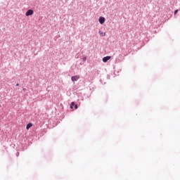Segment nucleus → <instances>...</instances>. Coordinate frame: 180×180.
Instances as JSON below:
<instances>
[{"label":"nucleus","instance_id":"f257e3e1","mask_svg":"<svg viewBox=\"0 0 180 180\" xmlns=\"http://www.w3.org/2000/svg\"><path fill=\"white\" fill-rule=\"evenodd\" d=\"M105 21H106V18H105V17L103 16L99 17L98 22L100 25H103V23H105Z\"/></svg>","mask_w":180,"mask_h":180},{"label":"nucleus","instance_id":"f03ea898","mask_svg":"<svg viewBox=\"0 0 180 180\" xmlns=\"http://www.w3.org/2000/svg\"><path fill=\"white\" fill-rule=\"evenodd\" d=\"M33 13H34V11L32 9H29L25 13V16H32V15H33Z\"/></svg>","mask_w":180,"mask_h":180},{"label":"nucleus","instance_id":"7ed1b4c3","mask_svg":"<svg viewBox=\"0 0 180 180\" xmlns=\"http://www.w3.org/2000/svg\"><path fill=\"white\" fill-rule=\"evenodd\" d=\"M70 106V109H78V105L75 104V102H72Z\"/></svg>","mask_w":180,"mask_h":180},{"label":"nucleus","instance_id":"20e7f679","mask_svg":"<svg viewBox=\"0 0 180 180\" xmlns=\"http://www.w3.org/2000/svg\"><path fill=\"white\" fill-rule=\"evenodd\" d=\"M111 58V56H105V57H103L102 60H103V63H108V61H109V60Z\"/></svg>","mask_w":180,"mask_h":180},{"label":"nucleus","instance_id":"39448f33","mask_svg":"<svg viewBox=\"0 0 180 180\" xmlns=\"http://www.w3.org/2000/svg\"><path fill=\"white\" fill-rule=\"evenodd\" d=\"M71 79H72V82H75V81H77L79 79V76H77V75L72 76Z\"/></svg>","mask_w":180,"mask_h":180},{"label":"nucleus","instance_id":"423d86ee","mask_svg":"<svg viewBox=\"0 0 180 180\" xmlns=\"http://www.w3.org/2000/svg\"><path fill=\"white\" fill-rule=\"evenodd\" d=\"M98 33H99V34H100V36L101 37H105V36H106V33L105 32H102V31H99L98 32Z\"/></svg>","mask_w":180,"mask_h":180},{"label":"nucleus","instance_id":"0eeeda50","mask_svg":"<svg viewBox=\"0 0 180 180\" xmlns=\"http://www.w3.org/2000/svg\"><path fill=\"white\" fill-rule=\"evenodd\" d=\"M33 126V124L32 122H29L27 126H26V129L27 130H29V129H30V127H32Z\"/></svg>","mask_w":180,"mask_h":180},{"label":"nucleus","instance_id":"6e6552de","mask_svg":"<svg viewBox=\"0 0 180 180\" xmlns=\"http://www.w3.org/2000/svg\"><path fill=\"white\" fill-rule=\"evenodd\" d=\"M82 60L84 61V62L86 61V56L83 57Z\"/></svg>","mask_w":180,"mask_h":180},{"label":"nucleus","instance_id":"1a4fd4ad","mask_svg":"<svg viewBox=\"0 0 180 180\" xmlns=\"http://www.w3.org/2000/svg\"><path fill=\"white\" fill-rule=\"evenodd\" d=\"M178 12H179V10H178V9L175 10V11H174V15H176V13H178Z\"/></svg>","mask_w":180,"mask_h":180},{"label":"nucleus","instance_id":"9d476101","mask_svg":"<svg viewBox=\"0 0 180 180\" xmlns=\"http://www.w3.org/2000/svg\"><path fill=\"white\" fill-rule=\"evenodd\" d=\"M17 157H19V152L16 153Z\"/></svg>","mask_w":180,"mask_h":180},{"label":"nucleus","instance_id":"9b49d317","mask_svg":"<svg viewBox=\"0 0 180 180\" xmlns=\"http://www.w3.org/2000/svg\"><path fill=\"white\" fill-rule=\"evenodd\" d=\"M15 86H19V83H17V84H15Z\"/></svg>","mask_w":180,"mask_h":180},{"label":"nucleus","instance_id":"f8f14e48","mask_svg":"<svg viewBox=\"0 0 180 180\" xmlns=\"http://www.w3.org/2000/svg\"><path fill=\"white\" fill-rule=\"evenodd\" d=\"M22 91H26V89H25V88H24V89H22Z\"/></svg>","mask_w":180,"mask_h":180}]
</instances>
